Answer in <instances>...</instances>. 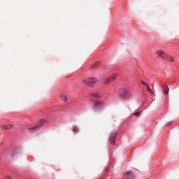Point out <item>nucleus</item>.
Returning a JSON list of instances; mask_svg holds the SVG:
<instances>
[{
  "label": "nucleus",
  "instance_id": "obj_11",
  "mask_svg": "<svg viewBox=\"0 0 179 179\" xmlns=\"http://www.w3.org/2000/svg\"><path fill=\"white\" fill-rule=\"evenodd\" d=\"M164 92L165 94H169V92H170V88H169V86H167V85H165L164 86Z\"/></svg>",
  "mask_w": 179,
  "mask_h": 179
},
{
  "label": "nucleus",
  "instance_id": "obj_10",
  "mask_svg": "<svg viewBox=\"0 0 179 179\" xmlns=\"http://www.w3.org/2000/svg\"><path fill=\"white\" fill-rule=\"evenodd\" d=\"M29 129L31 132H36V131H38V129H40V125L35 126L32 128H29Z\"/></svg>",
  "mask_w": 179,
  "mask_h": 179
},
{
  "label": "nucleus",
  "instance_id": "obj_16",
  "mask_svg": "<svg viewBox=\"0 0 179 179\" xmlns=\"http://www.w3.org/2000/svg\"><path fill=\"white\" fill-rule=\"evenodd\" d=\"M147 90H148V92L152 94V96H153V92L150 88L148 89Z\"/></svg>",
  "mask_w": 179,
  "mask_h": 179
},
{
  "label": "nucleus",
  "instance_id": "obj_1",
  "mask_svg": "<svg viewBox=\"0 0 179 179\" xmlns=\"http://www.w3.org/2000/svg\"><path fill=\"white\" fill-rule=\"evenodd\" d=\"M99 82V80L97 78H90L87 80H84L83 83H85V85H87L88 86H92V85H96Z\"/></svg>",
  "mask_w": 179,
  "mask_h": 179
},
{
  "label": "nucleus",
  "instance_id": "obj_17",
  "mask_svg": "<svg viewBox=\"0 0 179 179\" xmlns=\"http://www.w3.org/2000/svg\"><path fill=\"white\" fill-rule=\"evenodd\" d=\"M141 114V112H136L134 113V115H136V117H138V115H139Z\"/></svg>",
  "mask_w": 179,
  "mask_h": 179
},
{
  "label": "nucleus",
  "instance_id": "obj_3",
  "mask_svg": "<svg viewBox=\"0 0 179 179\" xmlns=\"http://www.w3.org/2000/svg\"><path fill=\"white\" fill-rule=\"evenodd\" d=\"M104 106V103L102 101H95L94 102V110H100V108H103Z\"/></svg>",
  "mask_w": 179,
  "mask_h": 179
},
{
  "label": "nucleus",
  "instance_id": "obj_12",
  "mask_svg": "<svg viewBox=\"0 0 179 179\" xmlns=\"http://www.w3.org/2000/svg\"><path fill=\"white\" fill-rule=\"evenodd\" d=\"M90 67L91 69H96V68L99 67V63H93L90 66Z\"/></svg>",
  "mask_w": 179,
  "mask_h": 179
},
{
  "label": "nucleus",
  "instance_id": "obj_21",
  "mask_svg": "<svg viewBox=\"0 0 179 179\" xmlns=\"http://www.w3.org/2000/svg\"><path fill=\"white\" fill-rule=\"evenodd\" d=\"M13 157H16V153H15V152H14V153L13 154Z\"/></svg>",
  "mask_w": 179,
  "mask_h": 179
},
{
  "label": "nucleus",
  "instance_id": "obj_18",
  "mask_svg": "<svg viewBox=\"0 0 179 179\" xmlns=\"http://www.w3.org/2000/svg\"><path fill=\"white\" fill-rule=\"evenodd\" d=\"M142 85H143L144 86H145V85H147L148 83H145L144 81H141Z\"/></svg>",
  "mask_w": 179,
  "mask_h": 179
},
{
  "label": "nucleus",
  "instance_id": "obj_9",
  "mask_svg": "<svg viewBox=\"0 0 179 179\" xmlns=\"http://www.w3.org/2000/svg\"><path fill=\"white\" fill-rule=\"evenodd\" d=\"M165 61H167L168 62H174V58L171 55H166Z\"/></svg>",
  "mask_w": 179,
  "mask_h": 179
},
{
  "label": "nucleus",
  "instance_id": "obj_14",
  "mask_svg": "<svg viewBox=\"0 0 179 179\" xmlns=\"http://www.w3.org/2000/svg\"><path fill=\"white\" fill-rule=\"evenodd\" d=\"M10 128H12L11 124H7V125L1 126L2 129H10Z\"/></svg>",
  "mask_w": 179,
  "mask_h": 179
},
{
  "label": "nucleus",
  "instance_id": "obj_20",
  "mask_svg": "<svg viewBox=\"0 0 179 179\" xmlns=\"http://www.w3.org/2000/svg\"><path fill=\"white\" fill-rule=\"evenodd\" d=\"M45 122V120H41V124H43V123Z\"/></svg>",
  "mask_w": 179,
  "mask_h": 179
},
{
  "label": "nucleus",
  "instance_id": "obj_4",
  "mask_svg": "<svg viewBox=\"0 0 179 179\" xmlns=\"http://www.w3.org/2000/svg\"><path fill=\"white\" fill-rule=\"evenodd\" d=\"M117 79V74H113L112 76L108 77L106 78L104 81L105 85H108V83H111L112 82H114Z\"/></svg>",
  "mask_w": 179,
  "mask_h": 179
},
{
  "label": "nucleus",
  "instance_id": "obj_15",
  "mask_svg": "<svg viewBox=\"0 0 179 179\" xmlns=\"http://www.w3.org/2000/svg\"><path fill=\"white\" fill-rule=\"evenodd\" d=\"M73 132H78L79 128L78 127H74L73 129Z\"/></svg>",
  "mask_w": 179,
  "mask_h": 179
},
{
  "label": "nucleus",
  "instance_id": "obj_13",
  "mask_svg": "<svg viewBox=\"0 0 179 179\" xmlns=\"http://www.w3.org/2000/svg\"><path fill=\"white\" fill-rule=\"evenodd\" d=\"M61 97L62 99H63L64 101L65 102L68 101V98L66 97V94H65V93H62Z\"/></svg>",
  "mask_w": 179,
  "mask_h": 179
},
{
  "label": "nucleus",
  "instance_id": "obj_19",
  "mask_svg": "<svg viewBox=\"0 0 179 179\" xmlns=\"http://www.w3.org/2000/svg\"><path fill=\"white\" fill-rule=\"evenodd\" d=\"M145 87H146L147 90L149 89V85L145 84Z\"/></svg>",
  "mask_w": 179,
  "mask_h": 179
},
{
  "label": "nucleus",
  "instance_id": "obj_5",
  "mask_svg": "<svg viewBox=\"0 0 179 179\" xmlns=\"http://www.w3.org/2000/svg\"><path fill=\"white\" fill-rule=\"evenodd\" d=\"M117 136V132H113L109 137L110 143L111 145H115V137Z\"/></svg>",
  "mask_w": 179,
  "mask_h": 179
},
{
  "label": "nucleus",
  "instance_id": "obj_2",
  "mask_svg": "<svg viewBox=\"0 0 179 179\" xmlns=\"http://www.w3.org/2000/svg\"><path fill=\"white\" fill-rule=\"evenodd\" d=\"M122 96H123V97H125L126 99H130V97L132 96V92H131L129 90L123 89L122 90Z\"/></svg>",
  "mask_w": 179,
  "mask_h": 179
},
{
  "label": "nucleus",
  "instance_id": "obj_7",
  "mask_svg": "<svg viewBox=\"0 0 179 179\" xmlns=\"http://www.w3.org/2000/svg\"><path fill=\"white\" fill-rule=\"evenodd\" d=\"M90 96L94 99H101V95L99 92H92Z\"/></svg>",
  "mask_w": 179,
  "mask_h": 179
},
{
  "label": "nucleus",
  "instance_id": "obj_6",
  "mask_svg": "<svg viewBox=\"0 0 179 179\" xmlns=\"http://www.w3.org/2000/svg\"><path fill=\"white\" fill-rule=\"evenodd\" d=\"M158 55H159V57H160V58H162V59H164V60H165L166 57H167V55L163 50H159L158 52Z\"/></svg>",
  "mask_w": 179,
  "mask_h": 179
},
{
  "label": "nucleus",
  "instance_id": "obj_8",
  "mask_svg": "<svg viewBox=\"0 0 179 179\" xmlns=\"http://www.w3.org/2000/svg\"><path fill=\"white\" fill-rule=\"evenodd\" d=\"M132 176H134V173H132L131 171L124 172L123 174L124 178H130V177H132Z\"/></svg>",
  "mask_w": 179,
  "mask_h": 179
}]
</instances>
